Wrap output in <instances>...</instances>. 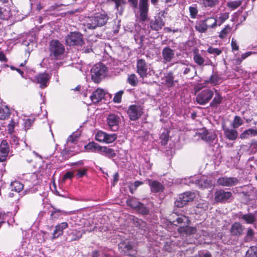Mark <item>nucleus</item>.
Here are the masks:
<instances>
[{
  "instance_id": "obj_26",
  "label": "nucleus",
  "mask_w": 257,
  "mask_h": 257,
  "mask_svg": "<svg viewBox=\"0 0 257 257\" xmlns=\"http://www.w3.org/2000/svg\"><path fill=\"white\" fill-rule=\"evenodd\" d=\"M99 153L108 158H112L116 156L115 151L107 147H101Z\"/></svg>"
},
{
  "instance_id": "obj_20",
  "label": "nucleus",
  "mask_w": 257,
  "mask_h": 257,
  "mask_svg": "<svg viewBox=\"0 0 257 257\" xmlns=\"http://www.w3.org/2000/svg\"><path fill=\"white\" fill-rule=\"evenodd\" d=\"M199 135L202 140L209 143L212 142L216 138V135L213 132H209L206 130H202L199 133Z\"/></svg>"
},
{
  "instance_id": "obj_7",
  "label": "nucleus",
  "mask_w": 257,
  "mask_h": 257,
  "mask_svg": "<svg viewBox=\"0 0 257 257\" xmlns=\"http://www.w3.org/2000/svg\"><path fill=\"white\" fill-rule=\"evenodd\" d=\"M118 248L124 254L134 256L136 254L135 243L128 239L122 240L118 244Z\"/></svg>"
},
{
  "instance_id": "obj_43",
  "label": "nucleus",
  "mask_w": 257,
  "mask_h": 257,
  "mask_svg": "<svg viewBox=\"0 0 257 257\" xmlns=\"http://www.w3.org/2000/svg\"><path fill=\"white\" fill-rule=\"evenodd\" d=\"M78 138V136L77 134L73 133L68 138L66 146L68 147H70V144H76V142L77 141V139Z\"/></svg>"
},
{
  "instance_id": "obj_51",
  "label": "nucleus",
  "mask_w": 257,
  "mask_h": 257,
  "mask_svg": "<svg viewBox=\"0 0 257 257\" xmlns=\"http://www.w3.org/2000/svg\"><path fill=\"white\" fill-rule=\"evenodd\" d=\"M241 4V1H233V2H230L227 3V6L228 7L232 9H235L237 8L238 7H239Z\"/></svg>"
},
{
  "instance_id": "obj_42",
  "label": "nucleus",
  "mask_w": 257,
  "mask_h": 257,
  "mask_svg": "<svg viewBox=\"0 0 257 257\" xmlns=\"http://www.w3.org/2000/svg\"><path fill=\"white\" fill-rule=\"evenodd\" d=\"M128 83L132 86H136L138 83V80L137 76L135 74H132L128 75L127 77Z\"/></svg>"
},
{
  "instance_id": "obj_28",
  "label": "nucleus",
  "mask_w": 257,
  "mask_h": 257,
  "mask_svg": "<svg viewBox=\"0 0 257 257\" xmlns=\"http://www.w3.org/2000/svg\"><path fill=\"white\" fill-rule=\"evenodd\" d=\"M164 25V22L160 17L155 19V20H152L150 23L151 28L155 31L161 29Z\"/></svg>"
},
{
  "instance_id": "obj_48",
  "label": "nucleus",
  "mask_w": 257,
  "mask_h": 257,
  "mask_svg": "<svg viewBox=\"0 0 257 257\" xmlns=\"http://www.w3.org/2000/svg\"><path fill=\"white\" fill-rule=\"evenodd\" d=\"M104 142L106 143H111L117 139V135L115 134H108L106 133Z\"/></svg>"
},
{
  "instance_id": "obj_62",
  "label": "nucleus",
  "mask_w": 257,
  "mask_h": 257,
  "mask_svg": "<svg viewBox=\"0 0 257 257\" xmlns=\"http://www.w3.org/2000/svg\"><path fill=\"white\" fill-rule=\"evenodd\" d=\"M11 142L13 145H18L19 144L18 138L15 136L11 137Z\"/></svg>"
},
{
  "instance_id": "obj_8",
  "label": "nucleus",
  "mask_w": 257,
  "mask_h": 257,
  "mask_svg": "<svg viewBox=\"0 0 257 257\" xmlns=\"http://www.w3.org/2000/svg\"><path fill=\"white\" fill-rule=\"evenodd\" d=\"M214 93L209 88L204 89L199 92L196 97V101L200 105H204L212 98Z\"/></svg>"
},
{
  "instance_id": "obj_22",
  "label": "nucleus",
  "mask_w": 257,
  "mask_h": 257,
  "mask_svg": "<svg viewBox=\"0 0 257 257\" xmlns=\"http://www.w3.org/2000/svg\"><path fill=\"white\" fill-rule=\"evenodd\" d=\"M50 78V76L47 73H41L36 77L37 83L40 84L41 88H45L47 86Z\"/></svg>"
},
{
  "instance_id": "obj_60",
  "label": "nucleus",
  "mask_w": 257,
  "mask_h": 257,
  "mask_svg": "<svg viewBox=\"0 0 257 257\" xmlns=\"http://www.w3.org/2000/svg\"><path fill=\"white\" fill-rule=\"evenodd\" d=\"M231 45L232 50L237 51L238 50V46L237 45V44L236 41L233 38H232L231 40Z\"/></svg>"
},
{
  "instance_id": "obj_46",
  "label": "nucleus",
  "mask_w": 257,
  "mask_h": 257,
  "mask_svg": "<svg viewBox=\"0 0 257 257\" xmlns=\"http://www.w3.org/2000/svg\"><path fill=\"white\" fill-rule=\"evenodd\" d=\"M228 14L226 13L221 14L218 18H216L218 21L217 26H220L228 19Z\"/></svg>"
},
{
  "instance_id": "obj_52",
  "label": "nucleus",
  "mask_w": 257,
  "mask_h": 257,
  "mask_svg": "<svg viewBox=\"0 0 257 257\" xmlns=\"http://www.w3.org/2000/svg\"><path fill=\"white\" fill-rule=\"evenodd\" d=\"M249 148L252 152L254 153L257 152V141L255 140H251L249 144Z\"/></svg>"
},
{
  "instance_id": "obj_36",
  "label": "nucleus",
  "mask_w": 257,
  "mask_h": 257,
  "mask_svg": "<svg viewBox=\"0 0 257 257\" xmlns=\"http://www.w3.org/2000/svg\"><path fill=\"white\" fill-rule=\"evenodd\" d=\"M240 218L244 220L246 223L249 224L252 223L255 220L254 216L251 213L243 214Z\"/></svg>"
},
{
  "instance_id": "obj_11",
  "label": "nucleus",
  "mask_w": 257,
  "mask_h": 257,
  "mask_svg": "<svg viewBox=\"0 0 257 257\" xmlns=\"http://www.w3.org/2000/svg\"><path fill=\"white\" fill-rule=\"evenodd\" d=\"M143 113V108L139 105H132L128 107L127 111V113L131 120L138 119Z\"/></svg>"
},
{
  "instance_id": "obj_31",
  "label": "nucleus",
  "mask_w": 257,
  "mask_h": 257,
  "mask_svg": "<svg viewBox=\"0 0 257 257\" xmlns=\"http://www.w3.org/2000/svg\"><path fill=\"white\" fill-rule=\"evenodd\" d=\"M193 60L195 63L200 66L204 65L205 60L199 53L198 51L196 50L193 52Z\"/></svg>"
},
{
  "instance_id": "obj_45",
  "label": "nucleus",
  "mask_w": 257,
  "mask_h": 257,
  "mask_svg": "<svg viewBox=\"0 0 257 257\" xmlns=\"http://www.w3.org/2000/svg\"><path fill=\"white\" fill-rule=\"evenodd\" d=\"M165 82L166 85L169 87H171L174 85V76L172 72H170L167 74Z\"/></svg>"
},
{
  "instance_id": "obj_9",
  "label": "nucleus",
  "mask_w": 257,
  "mask_h": 257,
  "mask_svg": "<svg viewBox=\"0 0 257 257\" xmlns=\"http://www.w3.org/2000/svg\"><path fill=\"white\" fill-rule=\"evenodd\" d=\"M67 45L69 46L82 45L83 43L82 35L79 32H71L65 38Z\"/></svg>"
},
{
  "instance_id": "obj_17",
  "label": "nucleus",
  "mask_w": 257,
  "mask_h": 257,
  "mask_svg": "<svg viewBox=\"0 0 257 257\" xmlns=\"http://www.w3.org/2000/svg\"><path fill=\"white\" fill-rule=\"evenodd\" d=\"M148 182L150 187L151 192L153 193H160L163 191L164 186L160 182L156 180L148 179Z\"/></svg>"
},
{
  "instance_id": "obj_6",
  "label": "nucleus",
  "mask_w": 257,
  "mask_h": 257,
  "mask_svg": "<svg viewBox=\"0 0 257 257\" xmlns=\"http://www.w3.org/2000/svg\"><path fill=\"white\" fill-rule=\"evenodd\" d=\"M181 76L186 79H192L196 74L195 67L190 64L181 63L178 66Z\"/></svg>"
},
{
  "instance_id": "obj_38",
  "label": "nucleus",
  "mask_w": 257,
  "mask_h": 257,
  "mask_svg": "<svg viewBox=\"0 0 257 257\" xmlns=\"http://www.w3.org/2000/svg\"><path fill=\"white\" fill-rule=\"evenodd\" d=\"M140 202H139L136 198L133 197H130L126 200V204L127 206L136 209L138 205L140 204Z\"/></svg>"
},
{
  "instance_id": "obj_35",
  "label": "nucleus",
  "mask_w": 257,
  "mask_h": 257,
  "mask_svg": "<svg viewBox=\"0 0 257 257\" xmlns=\"http://www.w3.org/2000/svg\"><path fill=\"white\" fill-rule=\"evenodd\" d=\"M232 30V27H231L229 25H227L225 26V27L220 31L219 34V37L220 39H224L225 38L227 35L230 34Z\"/></svg>"
},
{
  "instance_id": "obj_56",
  "label": "nucleus",
  "mask_w": 257,
  "mask_h": 257,
  "mask_svg": "<svg viewBox=\"0 0 257 257\" xmlns=\"http://www.w3.org/2000/svg\"><path fill=\"white\" fill-rule=\"evenodd\" d=\"M189 10L191 18L193 19L195 18L198 13L197 8L195 7H190Z\"/></svg>"
},
{
  "instance_id": "obj_59",
  "label": "nucleus",
  "mask_w": 257,
  "mask_h": 257,
  "mask_svg": "<svg viewBox=\"0 0 257 257\" xmlns=\"http://www.w3.org/2000/svg\"><path fill=\"white\" fill-rule=\"evenodd\" d=\"M15 125V122L13 120V119H12L10 121V122L8 124V131L10 133H12L14 129Z\"/></svg>"
},
{
  "instance_id": "obj_41",
  "label": "nucleus",
  "mask_w": 257,
  "mask_h": 257,
  "mask_svg": "<svg viewBox=\"0 0 257 257\" xmlns=\"http://www.w3.org/2000/svg\"><path fill=\"white\" fill-rule=\"evenodd\" d=\"M139 213L143 214V215H146L149 214V210L148 208L146 207L145 205L140 202V204L138 205L136 209Z\"/></svg>"
},
{
  "instance_id": "obj_55",
  "label": "nucleus",
  "mask_w": 257,
  "mask_h": 257,
  "mask_svg": "<svg viewBox=\"0 0 257 257\" xmlns=\"http://www.w3.org/2000/svg\"><path fill=\"white\" fill-rule=\"evenodd\" d=\"M219 80H220V78L218 76V75H216V74H214V75H212L210 76V77L209 78V82L214 84V85H216V84H218Z\"/></svg>"
},
{
  "instance_id": "obj_10",
  "label": "nucleus",
  "mask_w": 257,
  "mask_h": 257,
  "mask_svg": "<svg viewBox=\"0 0 257 257\" xmlns=\"http://www.w3.org/2000/svg\"><path fill=\"white\" fill-rule=\"evenodd\" d=\"M194 197V193L190 192H186L181 194L178 198L175 201V205L177 207H183L188 202L192 201Z\"/></svg>"
},
{
  "instance_id": "obj_44",
  "label": "nucleus",
  "mask_w": 257,
  "mask_h": 257,
  "mask_svg": "<svg viewBox=\"0 0 257 257\" xmlns=\"http://www.w3.org/2000/svg\"><path fill=\"white\" fill-rule=\"evenodd\" d=\"M246 257H257V246H251L246 251Z\"/></svg>"
},
{
  "instance_id": "obj_49",
  "label": "nucleus",
  "mask_w": 257,
  "mask_h": 257,
  "mask_svg": "<svg viewBox=\"0 0 257 257\" xmlns=\"http://www.w3.org/2000/svg\"><path fill=\"white\" fill-rule=\"evenodd\" d=\"M106 133L102 131H98L95 135V139L100 142H104Z\"/></svg>"
},
{
  "instance_id": "obj_40",
  "label": "nucleus",
  "mask_w": 257,
  "mask_h": 257,
  "mask_svg": "<svg viewBox=\"0 0 257 257\" xmlns=\"http://www.w3.org/2000/svg\"><path fill=\"white\" fill-rule=\"evenodd\" d=\"M10 110L7 106L0 108V119H5L10 115Z\"/></svg>"
},
{
  "instance_id": "obj_53",
  "label": "nucleus",
  "mask_w": 257,
  "mask_h": 257,
  "mask_svg": "<svg viewBox=\"0 0 257 257\" xmlns=\"http://www.w3.org/2000/svg\"><path fill=\"white\" fill-rule=\"evenodd\" d=\"M135 225L143 230H145L147 228L146 223L141 219H137V220L135 222Z\"/></svg>"
},
{
  "instance_id": "obj_2",
  "label": "nucleus",
  "mask_w": 257,
  "mask_h": 257,
  "mask_svg": "<svg viewBox=\"0 0 257 257\" xmlns=\"http://www.w3.org/2000/svg\"><path fill=\"white\" fill-rule=\"evenodd\" d=\"M218 21L214 17H206L203 20L199 21L195 26V29L200 33H208L213 32L217 26Z\"/></svg>"
},
{
  "instance_id": "obj_64",
  "label": "nucleus",
  "mask_w": 257,
  "mask_h": 257,
  "mask_svg": "<svg viewBox=\"0 0 257 257\" xmlns=\"http://www.w3.org/2000/svg\"><path fill=\"white\" fill-rule=\"evenodd\" d=\"M132 7L136 9L138 7V0H128Z\"/></svg>"
},
{
  "instance_id": "obj_37",
  "label": "nucleus",
  "mask_w": 257,
  "mask_h": 257,
  "mask_svg": "<svg viewBox=\"0 0 257 257\" xmlns=\"http://www.w3.org/2000/svg\"><path fill=\"white\" fill-rule=\"evenodd\" d=\"M179 231L180 232H184L187 235H191L196 233V229L195 227L186 226L180 228Z\"/></svg>"
},
{
  "instance_id": "obj_4",
  "label": "nucleus",
  "mask_w": 257,
  "mask_h": 257,
  "mask_svg": "<svg viewBox=\"0 0 257 257\" xmlns=\"http://www.w3.org/2000/svg\"><path fill=\"white\" fill-rule=\"evenodd\" d=\"M137 73L142 78L147 77L148 75L151 76L155 74L154 70L150 64H147L143 59L138 60L137 62Z\"/></svg>"
},
{
  "instance_id": "obj_27",
  "label": "nucleus",
  "mask_w": 257,
  "mask_h": 257,
  "mask_svg": "<svg viewBox=\"0 0 257 257\" xmlns=\"http://www.w3.org/2000/svg\"><path fill=\"white\" fill-rule=\"evenodd\" d=\"M243 228L242 225L238 222L233 223L230 228V232L232 235L239 236L242 234Z\"/></svg>"
},
{
  "instance_id": "obj_57",
  "label": "nucleus",
  "mask_w": 257,
  "mask_h": 257,
  "mask_svg": "<svg viewBox=\"0 0 257 257\" xmlns=\"http://www.w3.org/2000/svg\"><path fill=\"white\" fill-rule=\"evenodd\" d=\"M34 120V119H32L30 118L27 119L25 120V123H24V124H25L24 126H25V130H27L30 128L31 125L33 123Z\"/></svg>"
},
{
  "instance_id": "obj_29",
  "label": "nucleus",
  "mask_w": 257,
  "mask_h": 257,
  "mask_svg": "<svg viewBox=\"0 0 257 257\" xmlns=\"http://www.w3.org/2000/svg\"><path fill=\"white\" fill-rule=\"evenodd\" d=\"M222 100L223 98L220 93L216 92L214 97L210 103V106L212 108H217L221 103Z\"/></svg>"
},
{
  "instance_id": "obj_1",
  "label": "nucleus",
  "mask_w": 257,
  "mask_h": 257,
  "mask_svg": "<svg viewBox=\"0 0 257 257\" xmlns=\"http://www.w3.org/2000/svg\"><path fill=\"white\" fill-rule=\"evenodd\" d=\"M108 19L106 14H97L94 16L87 17L84 20L83 25L88 29L93 30L105 25Z\"/></svg>"
},
{
  "instance_id": "obj_32",
  "label": "nucleus",
  "mask_w": 257,
  "mask_h": 257,
  "mask_svg": "<svg viewBox=\"0 0 257 257\" xmlns=\"http://www.w3.org/2000/svg\"><path fill=\"white\" fill-rule=\"evenodd\" d=\"M11 189L17 192H20L24 188V185L18 181H15L11 183Z\"/></svg>"
},
{
  "instance_id": "obj_14",
  "label": "nucleus",
  "mask_w": 257,
  "mask_h": 257,
  "mask_svg": "<svg viewBox=\"0 0 257 257\" xmlns=\"http://www.w3.org/2000/svg\"><path fill=\"white\" fill-rule=\"evenodd\" d=\"M232 197V193L220 189L214 193V200L217 202H227Z\"/></svg>"
},
{
  "instance_id": "obj_21",
  "label": "nucleus",
  "mask_w": 257,
  "mask_h": 257,
  "mask_svg": "<svg viewBox=\"0 0 257 257\" xmlns=\"http://www.w3.org/2000/svg\"><path fill=\"white\" fill-rule=\"evenodd\" d=\"M68 227V224L66 222H63L57 224L55 226V229L53 233L52 239H54L63 234V230Z\"/></svg>"
},
{
  "instance_id": "obj_23",
  "label": "nucleus",
  "mask_w": 257,
  "mask_h": 257,
  "mask_svg": "<svg viewBox=\"0 0 257 257\" xmlns=\"http://www.w3.org/2000/svg\"><path fill=\"white\" fill-rule=\"evenodd\" d=\"M235 129L229 128L225 126L223 127L224 134L227 139L230 141L236 140L238 136V132Z\"/></svg>"
},
{
  "instance_id": "obj_34",
  "label": "nucleus",
  "mask_w": 257,
  "mask_h": 257,
  "mask_svg": "<svg viewBox=\"0 0 257 257\" xmlns=\"http://www.w3.org/2000/svg\"><path fill=\"white\" fill-rule=\"evenodd\" d=\"M87 150L92 152H98L99 153L101 146H100L97 143L94 142L89 143L88 144L85 146Z\"/></svg>"
},
{
  "instance_id": "obj_25",
  "label": "nucleus",
  "mask_w": 257,
  "mask_h": 257,
  "mask_svg": "<svg viewBox=\"0 0 257 257\" xmlns=\"http://www.w3.org/2000/svg\"><path fill=\"white\" fill-rule=\"evenodd\" d=\"M9 152V147L6 141H3L0 146V162H4Z\"/></svg>"
},
{
  "instance_id": "obj_16",
  "label": "nucleus",
  "mask_w": 257,
  "mask_h": 257,
  "mask_svg": "<svg viewBox=\"0 0 257 257\" xmlns=\"http://www.w3.org/2000/svg\"><path fill=\"white\" fill-rule=\"evenodd\" d=\"M84 230H78L76 229H69L67 232V239L70 241H73L79 239L85 233Z\"/></svg>"
},
{
  "instance_id": "obj_47",
  "label": "nucleus",
  "mask_w": 257,
  "mask_h": 257,
  "mask_svg": "<svg viewBox=\"0 0 257 257\" xmlns=\"http://www.w3.org/2000/svg\"><path fill=\"white\" fill-rule=\"evenodd\" d=\"M108 2H112L115 4V8L117 9V11L120 13L122 11V5L124 4L123 0H107Z\"/></svg>"
},
{
  "instance_id": "obj_18",
  "label": "nucleus",
  "mask_w": 257,
  "mask_h": 257,
  "mask_svg": "<svg viewBox=\"0 0 257 257\" xmlns=\"http://www.w3.org/2000/svg\"><path fill=\"white\" fill-rule=\"evenodd\" d=\"M162 57L166 62H170L174 58L175 51L169 47H166L162 50Z\"/></svg>"
},
{
  "instance_id": "obj_3",
  "label": "nucleus",
  "mask_w": 257,
  "mask_h": 257,
  "mask_svg": "<svg viewBox=\"0 0 257 257\" xmlns=\"http://www.w3.org/2000/svg\"><path fill=\"white\" fill-rule=\"evenodd\" d=\"M107 72V68L103 64L97 63L91 70V79L98 83L106 76Z\"/></svg>"
},
{
  "instance_id": "obj_24",
  "label": "nucleus",
  "mask_w": 257,
  "mask_h": 257,
  "mask_svg": "<svg viewBox=\"0 0 257 257\" xmlns=\"http://www.w3.org/2000/svg\"><path fill=\"white\" fill-rule=\"evenodd\" d=\"M195 184L200 188H207L212 186L211 181L206 177H202L195 181Z\"/></svg>"
},
{
  "instance_id": "obj_5",
  "label": "nucleus",
  "mask_w": 257,
  "mask_h": 257,
  "mask_svg": "<svg viewBox=\"0 0 257 257\" xmlns=\"http://www.w3.org/2000/svg\"><path fill=\"white\" fill-rule=\"evenodd\" d=\"M50 55L55 59H60L64 53L65 48L58 40H52L49 45Z\"/></svg>"
},
{
  "instance_id": "obj_54",
  "label": "nucleus",
  "mask_w": 257,
  "mask_h": 257,
  "mask_svg": "<svg viewBox=\"0 0 257 257\" xmlns=\"http://www.w3.org/2000/svg\"><path fill=\"white\" fill-rule=\"evenodd\" d=\"M207 52L211 54H215L216 55H219L222 53V51L220 49L212 47L208 48Z\"/></svg>"
},
{
  "instance_id": "obj_33",
  "label": "nucleus",
  "mask_w": 257,
  "mask_h": 257,
  "mask_svg": "<svg viewBox=\"0 0 257 257\" xmlns=\"http://www.w3.org/2000/svg\"><path fill=\"white\" fill-rule=\"evenodd\" d=\"M198 2L205 7L213 8L217 5L218 0H198Z\"/></svg>"
},
{
  "instance_id": "obj_30",
  "label": "nucleus",
  "mask_w": 257,
  "mask_h": 257,
  "mask_svg": "<svg viewBox=\"0 0 257 257\" xmlns=\"http://www.w3.org/2000/svg\"><path fill=\"white\" fill-rule=\"evenodd\" d=\"M257 136V130L252 128H249L243 131L240 135L241 139H246L250 136Z\"/></svg>"
},
{
  "instance_id": "obj_15",
  "label": "nucleus",
  "mask_w": 257,
  "mask_h": 257,
  "mask_svg": "<svg viewBox=\"0 0 257 257\" xmlns=\"http://www.w3.org/2000/svg\"><path fill=\"white\" fill-rule=\"evenodd\" d=\"M140 17L142 21L145 22L148 19V0H140Z\"/></svg>"
},
{
  "instance_id": "obj_19",
  "label": "nucleus",
  "mask_w": 257,
  "mask_h": 257,
  "mask_svg": "<svg viewBox=\"0 0 257 257\" xmlns=\"http://www.w3.org/2000/svg\"><path fill=\"white\" fill-rule=\"evenodd\" d=\"M105 93L104 91L100 88L97 89L90 96V99L94 103H98L104 97Z\"/></svg>"
},
{
  "instance_id": "obj_39",
  "label": "nucleus",
  "mask_w": 257,
  "mask_h": 257,
  "mask_svg": "<svg viewBox=\"0 0 257 257\" xmlns=\"http://www.w3.org/2000/svg\"><path fill=\"white\" fill-rule=\"evenodd\" d=\"M243 124V121L239 116H235L231 123V126L233 128H237Z\"/></svg>"
},
{
  "instance_id": "obj_58",
  "label": "nucleus",
  "mask_w": 257,
  "mask_h": 257,
  "mask_svg": "<svg viewBox=\"0 0 257 257\" xmlns=\"http://www.w3.org/2000/svg\"><path fill=\"white\" fill-rule=\"evenodd\" d=\"M189 220L188 218L185 216L178 217L176 220L178 224L181 223L182 222H187Z\"/></svg>"
},
{
  "instance_id": "obj_63",
  "label": "nucleus",
  "mask_w": 257,
  "mask_h": 257,
  "mask_svg": "<svg viewBox=\"0 0 257 257\" xmlns=\"http://www.w3.org/2000/svg\"><path fill=\"white\" fill-rule=\"evenodd\" d=\"M73 176V174L72 172H68L64 176L63 180H65L67 179H71L72 178Z\"/></svg>"
},
{
  "instance_id": "obj_61",
  "label": "nucleus",
  "mask_w": 257,
  "mask_h": 257,
  "mask_svg": "<svg viewBox=\"0 0 257 257\" xmlns=\"http://www.w3.org/2000/svg\"><path fill=\"white\" fill-rule=\"evenodd\" d=\"M86 170L79 169V170H77V173L76 175L78 177L81 178L86 174Z\"/></svg>"
},
{
  "instance_id": "obj_13",
  "label": "nucleus",
  "mask_w": 257,
  "mask_h": 257,
  "mask_svg": "<svg viewBox=\"0 0 257 257\" xmlns=\"http://www.w3.org/2000/svg\"><path fill=\"white\" fill-rule=\"evenodd\" d=\"M239 182V180L236 177H227L226 176L220 177L217 180L219 185L224 187H232L235 186Z\"/></svg>"
},
{
  "instance_id": "obj_50",
  "label": "nucleus",
  "mask_w": 257,
  "mask_h": 257,
  "mask_svg": "<svg viewBox=\"0 0 257 257\" xmlns=\"http://www.w3.org/2000/svg\"><path fill=\"white\" fill-rule=\"evenodd\" d=\"M124 91L123 90H120L115 93L113 100L115 103H120L121 100L122 95L123 94Z\"/></svg>"
},
{
  "instance_id": "obj_12",
  "label": "nucleus",
  "mask_w": 257,
  "mask_h": 257,
  "mask_svg": "<svg viewBox=\"0 0 257 257\" xmlns=\"http://www.w3.org/2000/svg\"><path fill=\"white\" fill-rule=\"evenodd\" d=\"M120 122L119 116L114 113L109 114L107 117V123L109 128L112 131L118 130Z\"/></svg>"
}]
</instances>
